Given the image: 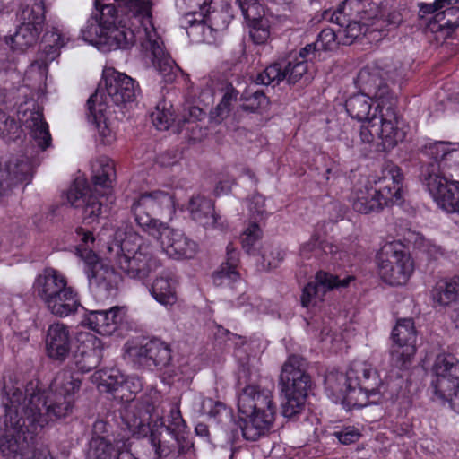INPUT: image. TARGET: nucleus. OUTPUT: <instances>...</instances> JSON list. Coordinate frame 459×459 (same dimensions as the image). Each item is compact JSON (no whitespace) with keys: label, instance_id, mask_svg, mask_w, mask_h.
<instances>
[{"label":"nucleus","instance_id":"nucleus-1","mask_svg":"<svg viewBox=\"0 0 459 459\" xmlns=\"http://www.w3.org/2000/svg\"><path fill=\"white\" fill-rule=\"evenodd\" d=\"M81 385L79 377L68 369L59 371L48 389H42L38 379L24 385L20 373L6 372L1 388L5 411L0 436L2 455L22 459L45 426L71 416Z\"/></svg>","mask_w":459,"mask_h":459},{"label":"nucleus","instance_id":"nucleus-2","mask_svg":"<svg viewBox=\"0 0 459 459\" xmlns=\"http://www.w3.org/2000/svg\"><path fill=\"white\" fill-rule=\"evenodd\" d=\"M96 13L82 29V39L103 52L126 49L139 41L165 82L179 67L164 49L152 22L150 0H94Z\"/></svg>","mask_w":459,"mask_h":459},{"label":"nucleus","instance_id":"nucleus-3","mask_svg":"<svg viewBox=\"0 0 459 459\" xmlns=\"http://www.w3.org/2000/svg\"><path fill=\"white\" fill-rule=\"evenodd\" d=\"M401 68L368 65L358 74L362 92L351 96L345 103L348 114L363 122L359 129L362 143L373 144L380 151H390L402 143L405 131L399 126L395 99L385 80L397 82Z\"/></svg>","mask_w":459,"mask_h":459},{"label":"nucleus","instance_id":"nucleus-4","mask_svg":"<svg viewBox=\"0 0 459 459\" xmlns=\"http://www.w3.org/2000/svg\"><path fill=\"white\" fill-rule=\"evenodd\" d=\"M161 401L160 393L153 387L149 388L141 402L131 403L123 414V420L133 436L138 438L150 435L152 446L158 457H167L171 448L165 445L160 436L165 433L175 436L184 430L186 424L178 404L170 410L169 426H165L159 410Z\"/></svg>","mask_w":459,"mask_h":459},{"label":"nucleus","instance_id":"nucleus-5","mask_svg":"<svg viewBox=\"0 0 459 459\" xmlns=\"http://www.w3.org/2000/svg\"><path fill=\"white\" fill-rule=\"evenodd\" d=\"M427 152L435 161L423 169V185L440 209L459 216V143L436 142Z\"/></svg>","mask_w":459,"mask_h":459},{"label":"nucleus","instance_id":"nucleus-6","mask_svg":"<svg viewBox=\"0 0 459 459\" xmlns=\"http://www.w3.org/2000/svg\"><path fill=\"white\" fill-rule=\"evenodd\" d=\"M325 383L328 397L335 403L364 407L386 399V382L366 360L352 361L345 374H327Z\"/></svg>","mask_w":459,"mask_h":459},{"label":"nucleus","instance_id":"nucleus-7","mask_svg":"<svg viewBox=\"0 0 459 459\" xmlns=\"http://www.w3.org/2000/svg\"><path fill=\"white\" fill-rule=\"evenodd\" d=\"M403 181L400 168L391 161L385 162L379 172L355 186L351 195L352 208L368 214L399 204L403 199Z\"/></svg>","mask_w":459,"mask_h":459},{"label":"nucleus","instance_id":"nucleus-8","mask_svg":"<svg viewBox=\"0 0 459 459\" xmlns=\"http://www.w3.org/2000/svg\"><path fill=\"white\" fill-rule=\"evenodd\" d=\"M108 250L116 266L132 279L144 281L161 266L152 243L135 232L116 231Z\"/></svg>","mask_w":459,"mask_h":459},{"label":"nucleus","instance_id":"nucleus-9","mask_svg":"<svg viewBox=\"0 0 459 459\" xmlns=\"http://www.w3.org/2000/svg\"><path fill=\"white\" fill-rule=\"evenodd\" d=\"M276 406L272 391L259 385H247L238 395V426L243 437L256 441L270 429Z\"/></svg>","mask_w":459,"mask_h":459},{"label":"nucleus","instance_id":"nucleus-10","mask_svg":"<svg viewBox=\"0 0 459 459\" xmlns=\"http://www.w3.org/2000/svg\"><path fill=\"white\" fill-rule=\"evenodd\" d=\"M38 297L54 316L66 317L82 306L78 290L69 285L67 278L54 268H46L33 283Z\"/></svg>","mask_w":459,"mask_h":459},{"label":"nucleus","instance_id":"nucleus-11","mask_svg":"<svg viewBox=\"0 0 459 459\" xmlns=\"http://www.w3.org/2000/svg\"><path fill=\"white\" fill-rule=\"evenodd\" d=\"M280 385L285 396L282 414L286 418H291L303 409L307 390L311 385L310 377L306 373L305 361L300 357L290 356L283 364Z\"/></svg>","mask_w":459,"mask_h":459},{"label":"nucleus","instance_id":"nucleus-12","mask_svg":"<svg viewBox=\"0 0 459 459\" xmlns=\"http://www.w3.org/2000/svg\"><path fill=\"white\" fill-rule=\"evenodd\" d=\"M429 390L434 401L446 403L459 414V359L449 354L436 357L430 369Z\"/></svg>","mask_w":459,"mask_h":459},{"label":"nucleus","instance_id":"nucleus-13","mask_svg":"<svg viewBox=\"0 0 459 459\" xmlns=\"http://www.w3.org/2000/svg\"><path fill=\"white\" fill-rule=\"evenodd\" d=\"M380 278L391 286L404 285L414 272V262L400 241H390L383 245L377 255Z\"/></svg>","mask_w":459,"mask_h":459},{"label":"nucleus","instance_id":"nucleus-14","mask_svg":"<svg viewBox=\"0 0 459 459\" xmlns=\"http://www.w3.org/2000/svg\"><path fill=\"white\" fill-rule=\"evenodd\" d=\"M132 212L136 224L143 232L150 231L153 225L162 222L153 215L171 220L176 212L171 195L161 191L141 195L132 204Z\"/></svg>","mask_w":459,"mask_h":459},{"label":"nucleus","instance_id":"nucleus-15","mask_svg":"<svg viewBox=\"0 0 459 459\" xmlns=\"http://www.w3.org/2000/svg\"><path fill=\"white\" fill-rule=\"evenodd\" d=\"M75 233L81 241V244L76 247V255L84 262V272L90 287L109 292L114 287L115 272L104 266L98 255L89 247V244L94 243V237L91 232L78 228Z\"/></svg>","mask_w":459,"mask_h":459},{"label":"nucleus","instance_id":"nucleus-16","mask_svg":"<svg viewBox=\"0 0 459 459\" xmlns=\"http://www.w3.org/2000/svg\"><path fill=\"white\" fill-rule=\"evenodd\" d=\"M309 57L312 56L301 57L299 51L298 55L290 56L283 62L273 63L257 74L255 82L275 86L283 80H286L289 84H295L301 81L309 82L311 75L308 74L307 63L314 60Z\"/></svg>","mask_w":459,"mask_h":459},{"label":"nucleus","instance_id":"nucleus-17","mask_svg":"<svg viewBox=\"0 0 459 459\" xmlns=\"http://www.w3.org/2000/svg\"><path fill=\"white\" fill-rule=\"evenodd\" d=\"M145 233L156 240L161 251L169 258L175 260L190 259L197 252V244L186 234L162 221Z\"/></svg>","mask_w":459,"mask_h":459},{"label":"nucleus","instance_id":"nucleus-18","mask_svg":"<svg viewBox=\"0 0 459 459\" xmlns=\"http://www.w3.org/2000/svg\"><path fill=\"white\" fill-rule=\"evenodd\" d=\"M145 233L156 240L161 251L169 258L175 260L190 259L197 252V244L186 234L162 221Z\"/></svg>","mask_w":459,"mask_h":459},{"label":"nucleus","instance_id":"nucleus-19","mask_svg":"<svg viewBox=\"0 0 459 459\" xmlns=\"http://www.w3.org/2000/svg\"><path fill=\"white\" fill-rule=\"evenodd\" d=\"M124 350L128 360L143 367L154 366L162 369L169 366L171 360L169 346L159 339H152L144 344L128 341Z\"/></svg>","mask_w":459,"mask_h":459},{"label":"nucleus","instance_id":"nucleus-20","mask_svg":"<svg viewBox=\"0 0 459 459\" xmlns=\"http://www.w3.org/2000/svg\"><path fill=\"white\" fill-rule=\"evenodd\" d=\"M393 345L391 348V362L399 368H407L416 352V332L411 318L398 320L392 332Z\"/></svg>","mask_w":459,"mask_h":459},{"label":"nucleus","instance_id":"nucleus-21","mask_svg":"<svg viewBox=\"0 0 459 459\" xmlns=\"http://www.w3.org/2000/svg\"><path fill=\"white\" fill-rule=\"evenodd\" d=\"M103 79L105 88L99 87L97 90L103 91L102 101L107 102L108 108V99L117 106L134 100L137 93V84L134 79L113 68H106L103 71Z\"/></svg>","mask_w":459,"mask_h":459},{"label":"nucleus","instance_id":"nucleus-22","mask_svg":"<svg viewBox=\"0 0 459 459\" xmlns=\"http://www.w3.org/2000/svg\"><path fill=\"white\" fill-rule=\"evenodd\" d=\"M354 280L353 276H346L340 280L337 276L319 271L315 280L309 281L302 290L301 305L306 308L318 307L325 299V294L335 288H345Z\"/></svg>","mask_w":459,"mask_h":459},{"label":"nucleus","instance_id":"nucleus-23","mask_svg":"<svg viewBox=\"0 0 459 459\" xmlns=\"http://www.w3.org/2000/svg\"><path fill=\"white\" fill-rule=\"evenodd\" d=\"M19 121L40 151L52 143L48 124L44 119L42 109L34 102L26 103L18 113Z\"/></svg>","mask_w":459,"mask_h":459},{"label":"nucleus","instance_id":"nucleus-24","mask_svg":"<svg viewBox=\"0 0 459 459\" xmlns=\"http://www.w3.org/2000/svg\"><path fill=\"white\" fill-rule=\"evenodd\" d=\"M67 202L74 208H82L83 220L93 222L99 219L103 212V204L93 195L84 178H77L68 189L66 194Z\"/></svg>","mask_w":459,"mask_h":459},{"label":"nucleus","instance_id":"nucleus-25","mask_svg":"<svg viewBox=\"0 0 459 459\" xmlns=\"http://www.w3.org/2000/svg\"><path fill=\"white\" fill-rule=\"evenodd\" d=\"M74 362L82 372L97 368L102 359L103 343L100 338L89 332H79L76 335Z\"/></svg>","mask_w":459,"mask_h":459},{"label":"nucleus","instance_id":"nucleus-26","mask_svg":"<svg viewBox=\"0 0 459 459\" xmlns=\"http://www.w3.org/2000/svg\"><path fill=\"white\" fill-rule=\"evenodd\" d=\"M126 309L124 307H113L107 310L88 311L83 325L103 336H111L126 320Z\"/></svg>","mask_w":459,"mask_h":459},{"label":"nucleus","instance_id":"nucleus-27","mask_svg":"<svg viewBox=\"0 0 459 459\" xmlns=\"http://www.w3.org/2000/svg\"><path fill=\"white\" fill-rule=\"evenodd\" d=\"M356 9L359 13L360 10V2L359 0H345L342 4L333 13H329L325 12L324 18L328 19L332 23L340 26L338 30L343 34L342 44H351L356 38H358L363 30V25L360 22L352 17L349 11Z\"/></svg>","mask_w":459,"mask_h":459},{"label":"nucleus","instance_id":"nucleus-28","mask_svg":"<svg viewBox=\"0 0 459 459\" xmlns=\"http://www.w3.org/2000/svg\"><path fill=\"white\" fill-rule=\"evenodd\" d=\"M188 209L193 220L211 232L225 233L230 225L225 218L216 213L213 204L204 197H193L189 202Z\"/></svg>","mask_w":459,"mask_h":459},{"label":"nucleus","instance_id":"nucleus-29","mask_svg":"<svg viewBox=\"0 0 459 459\" xmlns=\"http://www.w3.org/2000/svg\"><path fill=\"white\" fill-rule=\"evenodd\" d=\"M103 91L96 90L88 100L87 105L89 109V119L93 125L98 133L100 140L104 144H111L115 142L117 134L114 126L108 122L106 111L108 109L107 102L102 101Z\"/></svg>","mask_w":459,"mask_h":459},{"label":"nucleus","instance_id":"nucleus-30","mask_svg":"<svg viewBox=\"0 0 459 459\" xmlns=\"http://www.w3.org/2000/svg\"><path fill=\"white\" fill-rule=\"evenodd\" d=\"M431 297L436 304L442 307L455 304L450 317L455 327L459 329V277L439 280L432 290Z\"/></svg>","mask_w":459,"mask_h":459},{"label":"nucleus","instance_id":"nucleus-31","mask_svg":"<svg viewBox=\"0 0 459 459\" xmlns=\"http://www.w3.org/2000/svg\"><path fill=\"white\" fill-rule=\"evenodd\" d=\"M128 440H116L111 444L101 437H92L87 459H136L130 452Z\"/></svg>","mask_w":459,"mask_h":459},{"label":"nucleus","instance_id":"nucleus-32","mask_svg":"<svg viewBox=\"0 0 459 459\" xmlns=\"http://www.w3.org/2000/svg\"><path fill=\"white\" fill-rule=\"evenodd\" d=\"M47 355L55 360L64 361L71 350V334L69 328L56 323L48 326L45 339Z\"/></svg>","mask_w":459,"mask_h":459},{"label":"nucleus","instance_id":"nucleus-33","mask_svg":"<svg viewBox=\"0 0 459 459\" xmlns=\"http://www.w3.org/2000/svg\"><path fill=\"white\" fill-rule=\"evenodd\" d=\"M32 167L29 160H0V195H5L16 183L27 180Z\"/></svg>","mask_w":459,"mask_h":459},{"label":"nucleus","instance_id":"nucleus-34","mask_svg":"<svg viewBox=\"0 0 459 459\" xmlns=\"http://www.w3.org/2000/svg\"><path fill=\"white\" fill-rule=\"evenodd\" d=\"M178 281L169 272H162L153 281L150 293L160 305L169 307L176 304Z\"/></svg>","mask_w":459,"mask_h":459},{"label":"nucleus","instance_id":"nucleus-35","mask_svg":"<svg viewBox=\"0 0 459 459\" xmlns=\"http://www.w3.org/2000/svg\"><path fill=\"white\" fill-rule=\"evenodd\" d=\"M339 37L342 39L341 30L335 31L331 28L322 30L315 43L307 44L300 49V56H311L310 59H322V52L332 51L337 48L340 43Z\"/></svg>","mask_w":459,"mask_h":459},{"label":"nucleus","instance_id":"nucleus-36","mask_svg":"<svg viewBox=\"0 0 459 459\" xmlns=\"http://www.w3.org/2000/svg\"><path fill=\"white\" fill-rule=\"evenodd\" d=\"M182 26L193 43L212 44L216 39V35L212 32L204 17L198 15H184Z\"/></svg>","mask_w":459,"mask_h":459},{"label":"nucleus","instance_id":"nucleus-37","mask_svg":"<svg viewBox=\"0 0 459 459\" xmlns=\"http://www.w3.org/2000/svg\"><path fill=\"white\" fill-rule=\"evenodd\" d=\"M227 261L221 265V268L212 275L215 285L224 286L235 283L240 281V275L237 271L238 261V253L232 244H229L226 248Z\"/></svg>","mask_w":459,"mask_h":459},{"label":"nucleus","instance_id":"nucleus-38","mask_svg":"<svg viewBox=\"0 0 459 459\" xmlns=\"http://www.w3.org/2000/svg\"><path fill=\"white\" fill-rule=\"evenodd\" d=\"M187 402L195 412L207 416L210 419L220 420L223 414L226 416L229 414L226 406L222 403L205 398L202 394L189 393Z\"/></svg>","mask_w":459,"mask_h":459},{"label":"nucleus","instance_id":"nucleus-39","mask_svg":"<svg viewBox=\"0 0 459 459\" xmlns=\"http://www.w3.org/2000/svg\"><path fill=\"white\" fill-rule=\"evenodd\" d=\"M91 178L95 186L109 188L115 179L114 162L106 156L94 160L91 164Z\"/></svg>","mask_w":459,"mask_h":459},{"label":"nucleus","instance_id":"nucleus-40","mask_svg":"<svg viewBox=\"0 0 459 459\" xmlns=\"http://www.w3.org/2000/svg\"><path fill=\"white\" fill-rule=\"evenodd\" d=\"M70 40L69 31L64 26H55L43 38L46 60H54L58 50Z\"/></svg>","mask_w":459,"mask_h":459},{"label":"nucleus","instance_id":"nucleus-41","mask_svg":"<svg viewBox=\"0 0 459 459\" xmlns=\"http://www.w3.org/2000/svg\"><path fill=\"white\" fill-rule=\"evenodd\" d=\"M91 379L101 392H113L123 385L125 376L118 368H110L96 371Z\"/></svg>","mask_w":459,"mask_h":459},{"label":"nucleus","instance_id":"nucleus-42","mask_svg":"<svg viewBox=\"0 0 459 459\" xmlns=\"http://www.w3.org/2000/svg\"><path fill=\"white\" fill-rule=\"evenodd\" d=\"M21 24L38 29L43 28L45 7L42 0H33L31 4L25 6L20 13Z\"/></svg>","mask_w":459,"mask_h":459},{"label":"nucleus","instance_id":"nucleus-43","mask_svg":"<svg viewBox=\"0 0 459 459\" xmlns=\"http://www.w3.org/2000/svg\"><path fill=\"white\" fill-rule=\"evenodd\" d=\"M41 31L42 29L20 24L15 34L11 39L12 48L21 51L25 50L37 42Z\"/></svg>","mask_w":459,"mask_h":459},{"label":"nucleus","instance_id":"nucleus-44","mask_svg":"<svg viewBox=\"0 0 459 459\" xmlns=\"http://www.w3.org/2000/svg\"><path fill=\"white\" fill-rule=\"evenodd\" d=\"M337 247L328 242H319L317 238H311L300 247V255L305 259L319 258L323 253L335 255Z\"/></svg>","mask_w":459,"mask_h":459},{"label":"nucleus","instance_id":"nucleus-45","mask_svg":"<svg viewBox=\"0 0 459 459\" xmlns=\"http://www.w3.org/2000/svg\"><path fill=\"white\" fill-rule=\"evenodd\" d=\"M459 4H452L437 12L435 22L438 23L440 30H454L459 26Z\"/></svg>","mask_w":459,"mask_h":459},{"label":"nucleus","instance_id":"nucleus-46","mask_svg":"<svg viewBox=\"0 0 459 459\" xmlns=\"http://www.w3.org/2000/svg\"><path fill=\"white\" fill-rule=\"evenodd\" d=\"M170 103L161 101L157 104L155 109L151 113L152 124L158 130H167L174 122L175 117Z\"/></svg>","mask_w":459,"mask_h":459},{"label":"nucleus","instance_id":"nucleus-47","mask_svg":"<svg viewBox=\"0 0 459 459\" xmlns=\"http://www.w3.org/2000/svg\"><path fill=\"white\" fill-rule=\"evenodd\" d=\"M210 8L211 6L209 9ZM204 19L212 30V32L216 35L219 32L224 31L228 28L232 19V15L227 9L212 10V12L209 11L205 14Z\"/></svg>","mask_w":459,"mask_h":459},{"label":"nucleus","instance_id":"nucleus-48","mask_svg":"<svg viewBox=\"0 0 459 459\" xmlns=\"http://www.w3.org/2000/svg\"><path fill=\"white\" fill-rule=\"evenodd\" d=\"M262 236L263 231L256 222L248 224L241 235L242 247L245 251L250 255L256 254Z\"/></svg>","mask_w":459,"mask_h":459},{"label":"nucleus","instance_id":"nucleus-49","mask_svg":"<svg viewBox=\"0 0 459 459\" xmlns=\"http://www.w3.org/2000/svg\"><path fill=\"white\" fill-rule=\"evenodd\" d=\"M212 3V0H176V6L184 15L204 17Z\"/></svg>","mask_w":459,"mask_h":459},{"label":"nucleus","instance_id":"nucleus-50","mask_svg":"<svg viewBox=\"0 0 459 459\" xmlns=\"http://www.w3.org/2000/svg\"><path fill=\"white\" fill-rule=\"evenodd\" d=\"M238 98V91L233 87H228L221 100L217 105L215 110L212 113V118L215 122L220 123L230 114L231 106L237 101Z\"/></svg>","mask_w":459,"mask_h":459},{"label":"nucleus","instance_id":"nucleus-51","mask_svg":"<svg viewBox=\"0 0 459 459\" xmlns=\"http://www.w3.org/2000/svg\"><path fill=\"white\" fill-rule=\"evenodd\" d=\"M250 37L255 44H264L270 37L269 22L264 15L255 20H249Z\"/></svg>","mask_w":459,"mask_h":459},{"label":"nucleus","instance_id":"nucleus-52","mask_svg":"<svg viewBox=\"0 0 459 459\" xmlns=\"http://www.w3.org/2000/svg\"><path fill=\"white\" fill-rule=\"evenodd\" d=\"M20 126L6 113L0 111V135L7 140H13L19 136Z\"/></svg>","mask_w":459,"mask_h":459},{"label":"nucleus","instance_id":"nucleus-53","mask_svg":"<svg viewBox=\"0 0 459 459\" xmlns=\"http://www.w3.org/2000/svg\"><path fill=\"white\" fill-rule=\"evenodd\" d=\"M236 3L247 22L255 20L264 13L263 6L257 0H236Z\"/></svg>","mask_w":459,"mask_h":459},{"label":"nucleus","instance_id":"nucleus-54","mask_svg":"<svg viewBox=\"0 0 459 459\" xmlns=\"http://www.w3.org/2000/svg\"><path fill=\"white\" fill-rule=\"evenodd\" d=\"M333 436L342 445H350L357 442L361 437V431L355 426H346L333 432Z\"/></svg>","mask_w":459,"mask_h":459},{"label":"nucleus","instance_id":"nucleus-55","mask_svg":"<svg viewBox=\"0 0 459 459\" xmlns=\"http://www.w3.org/2000/svg\"><path fill=\"white\" fill-rule=\"evenodd\" d=\"M267 105V97L262 91H256L245 100L241 108L244 110L255 112L260 108H265Z\"/></svg>","mask_w":459,"mask_h":459},{"label":"nucleus","instance_id":"nucleus-56","mask_svg":"<svg viewBox=\"0 0 459 459\" xmlns=\"http://www.w3.org/2000/svg\"><path fill=\"white\" fill-rule=\"evenodd\" d=\"M459 4V0H435L433 4H421L420 11L424 14L437 13L446 5Z\"/></svg>","mask_w":459,"mask_h":459},{"label":"nucleus","instance_id":"nucleus-57","mask_svg":"<svg viewBox=\"0 0 459 459\" xmlns=\"http://www.w3.org/2000/svg\"><path fill=\"white\" fill-rule=\"evenodd\" d=\"M248 209L250 212L256 216H263L265 212L264 197L259 194L253 195L248 200Z\"/></svg>","mask_w":459,"mask_h":459},{"label":"nucleus","instance_id":"nucleus-58","mask_svg":"<svg viewBox=\"0 0 459 459\" xmlns=\"http://www.w3.org/2000/svg\"><path fill=\"white\" fill-rule=\"evenodd\" d=\"M121 387L126 388L130 393L136 394L142 389L143 382L141 378L135 376L125 377V382Z\"/></svg>","mask_w":459,"mask_h":459},{"label":"nucleus","instance_id":"nucleus-59","mask_svg":"<svg viewBox=\"0 0 459 459\" xmlns=\"http://www.w3.org/2000/svg\"><path fill=\"white\" fill-rule=\"evenodd\" d=\"M422 248L424 252H426L430 257L434 259H437L444 254L442 247L435 243H432L430 240L423 239Z\"/></svg>","mask_w":459,"mask_h":459},{"label":"nucleus","instance_id":"nucleus-60","mask_svg":"<svg viewBox=\"0 0 459 459\" xmlns=\"http://www.w3.org/2000/svg\"><path fill=\"white\" fill-rule=\"evenodd\" d=\"M271 255L273 256L272 259L267 258L265 255H263L264 266L268 269L276 268L280 262L284 258V253L280 249L274 250Z\"/></svg>","mask_w":459,"mask_h":459},{"label":"nucleus","instance_id":"nucleus-61","mask_svg":"<svg viewBox=\"0 0 459 459\" xmlns=\"http://www.w3.org/2000/svg\"><path fill=\"white\" fill-rule=\"evenodd\" d=\"M232 186V181H220L215 186L214 192L217 195H227Z\"/></svg>","mask_w":459,"mask_h":459},{"label":"nucleus","instance_id":"nucleus-62","mask_svg":"<svg viewBox=\"0 0 459 459\" xmlns=\"http://www.w3.org/2000/svg\"><path fill=\"white\" fill-rule=\"evenodd\" d=\"M189 114L191 117H194L195 119H201V117L203 116V111L201 108L197 107H192L189 109Z\"/></svg>","mask_w":459,"mask_h":459},{"label":"nucleus","instance_id":"nucleus-63","mask_svg":"<svg viewBox=\"0 0 459 459\" xmlns=\"http://www.w3.org/2000/svg\"><path fill=\"white\" fill-rule=\"evenodd\" d=\"M195 431L198 435L206 436L208 434L207 427L204 424H198L195 427Z\"/></svg>","mask_w":459,"mask_h":459},{"label":"nucleus","instance_id":"nucleus-64","mask_svg":"<svg viewBox=\"0 0 459 459\" xmlns=\"http://www.w3.org/2000/svg\"><path fill=\"white\" fill-rule=\"evenodd\" d=\"M36 68H40V65L37 63H34V64H31L29 71L27 72L28 74H30L32 73Z\"/></svg>","mask_w":459,"mask_h":459}]
</instances>
